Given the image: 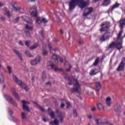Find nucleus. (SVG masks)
I'll list each match as a JSON object with an SVG mask.
<instances>
[{"label":"nucleus","instance_id":"nucleus-1","mask_svg":"<svg viewBox=\"0 0 125 125\" xmlns=\"http://www.w3.org/2000/svg\"><path fill=\"white\" fill-rule=\"evenodd\" d=\"M69 10L72 11L75 9L76 5H78L80 8H84L88 4V1H85V0H71L68 2Z\"/></svg>","mask_w":125,"mask_h":125},{"label":"nucleus","instance_id":"nucleus-2","mask_svg":"<svg viewBox=\"0 0 125 125\" xmlns=\"http://www.w3.org/2000/svg\"><path fill=\"white\" fill-rule=\"evenodd\" d=\"M69 84H73L74 85V87L70 90L71 92H79V91H80L81 89H82L81 85L77 79H74L71 81H69Z\"/></svg>","mask_w":125,"mask_h":125},{"label":"nucleus","instance_id":"nucleus-3","mask_svg":"<svg viewBox=\"0 0 125 125\" xmlns=\"http://www.w3.org/2000/svg\"><path fill=\"white\" fill-rule=\"evenodd\" d=\"M12 78L14 82L17 83V84H18V85H19V86H20L21 88H23V89L25 90L26 91H28V90H29V87L26 85V84L23 83L22 81L18 79L16 76L13 75Z\"/></svg>","mask_w":125,"mask_h":125},{"label":"nucleus","instance_id":"nucleus-4","mask_svg":"<svg viewBox=\"0 0 125 125\" xmlns=\"http://www.w3.org/2000/svg\"><path fill=\"white\" fill-rule=\"evenodd\" d=\"M48 47L49 48V50L51 53L53 54L52 58L53 59V61L55 62L56 64H57L58 63V57L57 55H55V52L56 50H57V48L56 49H53L51 48V45L48 44Z\"/></svg>","mask_w":125,"mask_h":125},{"label":"nucleus","instance_id":"nucleus-5","mask_svg":"<svg viewBox=\"0 0 125 125\" xmlns=\"http://www.w3.org/2000/svg\"><path fill=\"white\" fill-rule=\"evenodd\" d=\"M109 27H110V22H103L102 24V29H100L101 32H104V31H107V30L109 29Z\"/></svg>","mask_w":125,"mask_h":125},{"label":"nucleus","instance_id":"nucleus-6","mask_svg":"<svg viewBox=\"0 0 125 125\" xmlns=\"http://www.w3.org/2000/svg\"><path fill=\"white\" fill-rule=\"evenodd\" d=\"M125 58H123L120 64L117 68V71H124L125 70Z\"/></svg>","mask_w":125,"mask_h":125},{"label":"nucleus","instance_id":"nucleus-7","mask_svg":"<svg viewBox=\"0 0 125 125\" xmlns=\"http://www.w3.org/2000/svg\"><path fill=\"white\" fill-rule=\"evenodd\" d=\"M22 103L23 104V110H25L27 112H30V110L29 109V107H28V105H29V104H30V103L29 102H27L25 101H22Z\"/></svg>","mask_w":125,"mask_h":125},{"label":"nucleus","instance_id":"nucleus-8","mask_svg":"<svg viewBox=\"0 0 125 125\" xmlns=\"http://www.w3.org/2000/svg\"><path fill=\"white\" fill-rule=\"evenodd\" d=\"M92 11H93V9H92V8H86L85 9V12L83 13V16L86 17L88 15H89Z\"/></svg>","mask_w":125,"mask_h":125},{"label":"nucleus","instance_id":"nucleus-9","mask_svg":"<svg viewBox=\"0 0 125 125\" xmlns=\"http://www.w3.org/2000/svg\"><path fill=\"white\" fill-rule=\"evenodd\" d=\"M118 24L120 29H123L125 26V18H121L118 22Z\"/></svg>","mask_w":125,"mask_h":125},{"label":"nucleus","instance_id":"nucleus-10","mask_svg":"<svg viewBox=\"0 0 125 125\" xmlns=\"http://www.w3.org/2000/svg\"><path fill=\"white\" fill-rule=\"evenodd\" d=\"M123 34V30H121L119 32V34L117 35V42H123V39L124 37H122Z\"/></svg>","mask_w":125,"mask_h":125},{"label":"nucleus","instance_id":"nucleus-11","mask_svg":"<svg viewBox=\"0 0 125 125\" xmlns=\"http://www.w3.org/2000/svg\"><path fill=\"white\" fill-rule=\"evenodd\" d=\"M31 15L33 17H37L38 15V13L37 12V8L35 7L34 8H32L31 9Z\"/></svg>","mask_w":125,"mask_h":125},{"label":"nucleus","instance_id":"nucleus-12","mask_svg":"<svg viewBox=\"0 0 125 125\" xmlns=\"http://www.w3.org/2000/svg\"><path fill=\"white\" fill-rule=\"evenodd\" d=\"M4 97L5 99H6V100H7V101H8V102H10L11 103H15L14 101H13V99H12V98L10 97V96L6 94H4Z\"/></svg>","mask_w":125,"mask_h":125},{"label":"nucleus","instance_id":"nucleus-13","mask_svg":"<svg viewBox=\"0 0 125 125\" xmlns=\"http://www.w3.org/2000/svg\"><path fill=\"white\" fill-rule=\"evenodd\" d=\"M11 91L13 92V94L14 96L16 98V99H19V94H18V93L16 92V90L15 88H12L11 89Z\"/></svg>","mask_w":125,"mask_h":125},{"label":"nucleus","instance_id":"nucleus-14","mask_svg":"<svg viewBox=\"0 0 125 125\" xmlns=\"http://www.w3.org/2000/svg\"><path fill=\"white\" fill-rule=\"evenodd\" d=\"M122 42H118V40H117V42H115V46L117 48V49H121L122 47H123V45L122 44Z\"/></svg>","mask_w":125,"mask_h":125},{"label":"nucleus","instance_id":"nucleus-15","mask_svg":"<svg viewBox=\"0 0 125 125\" xmlns=\"http://www.w3.org/2000/svg\"><path fill=\"white\" fill-rule=\"evenodd\" d=\"M11 5L13 7V9L14 11H18V9H19V7L17 6V3L16 2H13L11 3Z\"/></svg>","mask_w":125,"mask_h":125},{"label":"nucleus","instance_id":"nucleus-16","mask_svg":"<svg viewBox=\"0 0 125 125\" xmlns=\"http://www.w3.org/2000/svg\"><path fill=\"white\" fill-rule=\"evenodd\" d=\"M21 18L23 19V20H24V21H25L26 22L28 23V24H32V21L30 20L28 17L24 16L21 17Z\"/></svg>","mask_w":125,"mask_h":125},{"label":"nucleus","instance_id":"nucleus-17","mask_svg":"<svg viewBox=\"0 0 125 125\" xmlns=\"http://www.w3.org/2000/svg\"><path fill=\"white\" fill-rule=\"evenodd\" d=\"M95 121L96 124H97V125H106V123L102 122V120H101V119H98L97 118H96L95 119Z\"/></svg>","mask_w":125,"mask_h":125},{"label":"nucleus","instance_id":"nucleus-18","mask_svg":"<svg viewBox=\"0 0 125 125\" xmlns=\"http://www.w3.org/2000/svg\"><path fill=\"white\" fill-rule=\"evenodd\" d=\"M112 99L110 97H107L106 100V104L107 106H108V107H110L111 106V104H112V102H111Z\"/></svg>","mask_w":125,"mask_h":125},{"label":"nucleus","instance_id":"nucleus-19","mask_svg":"<svg viewBox=\"0 0 125 125\" xmlns=\"http://www.w3.org/2000/svg\"><path fill=\"white\" fill-rule=\"evenodd\" d=\"M97 108L99 109V110H101L102 111H104V110H105L104 105H103V104L101 103H100L98 104Z\"/></svg>","mask_w":125,"mask_h":125},{"label":"nucleus","instance_id":"nucleus-20","mask_svg":"<svg viewBox=\"0 0 125 125\" xmlns=\"http://www.w3.org/2000/svg\"><path fill=\"white\" fill-rule=\"evenodd\" d=\"M13 51H14V52H15V53H16V54H17V55H18V56L19 57L20 60H21V61H22L23 59L22 58L21 55V53L20 52H19L18 50L14 49Z\"/></svg>","mask_w":125,"mask_h":125},{"label":"nucleus","instance_id":"nucleus-21","mask_svg":"<svg viewBox=\"0 0 125 125\" xmlns=\"http://www.w3.org/2000/svg\"><path fill=\"white\" fill-rule=\"evenodd\" d=\"M111 0H104V2L102 4L103 6H108L110 3Z\"/></svg>","mask_w":125,"mask_h":125},{"label":"nucleus","instance_id":"nucleus-22","mask_svg":"<svg viewBox=\"0 0 125 125\" xmlns=\"http://www.w3.org/2000/svg\"><path fill=\"white\" fill-rule=\"evenodd\" d=\"M108 39H109V37L106 36V34H104L101 37L100 41H101V42H105V41H106Z\"/></svg>","mask_w":125,"mask_h":125},{"label":"nucleus","instance_id":"nucleus-23","mask_svg":"<svg viewBox=\"0 0 125 125\" xmlns=\"http://www.w3.org/2000/svg\"><path fill=\"white\" fill-rule=\"evenodd\" d=\"M36 62L39 64V63H41V61H42V57L40 55L37 56L34 59Z\"/></svg>","mask_w":125,"mask_h":125},{"label":"nucleus","instance_id":"nucleus-24","mask_svg":"<svg viewBox=\"0 0 125 125\" xmlns=\"http://www.w3.org/2000/svg\"><path fill=\"white\" fill-rule=\"evenodd\" d=\"M96 69H92L90 72V76H94V75H96V74H98L99 72L98 71H96Z\"/></svg>","mask_w":125,"mask_h":125},{"label":"nucleus","instance_id":"nucleus-25","mask_svg":"<svg viewBox=\"0 0 125 125\" xmlns=\"http://www.w3.org/2000/svg\"><path fill=\"white\" fill-rule=\"evenodd\" d=\"M96 88L98 91H99L101 89V84L99 82L96 83Z\"/></svg>","mask_w":125,"mask_h":125},{"label":"nucleus","instance_id":"nucleus-26","mask_svg":"<svg viewBox=\"0 0 125 125\" xmlns=\"http://www.w3.org/2000/svg\"><path fill=\"white\" fill-rule=\"evenodd\" d=\"M50 125H59V121L57 119H55L54 121L50 122Z\"/></svg>","mask_w":125,"mask_h":125},{"label":"nucleus","instance_id":"nucleus-27","mask_svg":"<svg viewBox=\"0 0 125 125\" xmlns=\"http://www.w3.org/2000/svg\"><path fill=\"white\" fill-rule=\"evenodd\" d=\"M119 6H120V4H119L118 3H116L112 6V7L110 8V9L111 11H113V9H115V8H118V7H119Z\"/></svg>","mask_w":125,"mask_h":125},{"label":"nucleus","instance_id":"nucleus-28","mask_svg":"<svg viewBox=\"0 0 125 125\" xmlns=\"http://www.w3.org/2000/svg\"><path fill=\"white\" fill-rule=\"evenodd\" d=\"M47 67H50L51 68V69H52V68H53L54 64H53V62H52L49 61L47 63Z\"/></svg>","mask_w":125,"mask_h":125},{"label":"nucleus","instance_id":"nucleus-29","mask_svg":"<svg viewBox=\"0 0 125 125\" xmlns=\"http://www.w3.org/2000/svg\"><path fill=\"white\" fill-rule=\"evenodd\" d=\"M5 13L7 16H8V18H10L11 17V15L10 14V13L9 12V11L6 9V8H5Z\"/></svg>","mask_w":125,"mask_h":125},{"label":"nucleus","instance_id":"nucleus-30","mask_svg":"<svg viewBox=\"0 0 125 125\" xmlns=\"http://www.w3.org/2000/svg\"><path fill=\"white\" fill-rule=\"evenodd\" d=\"M39 46V44L36 43L34 44L33 46L30 47V49L31 50H33V49H36Z\"/></svg>","mask_w":125,"mask_h":125},{"label":"nucleus","instance_id":"nucleus-31","mask_svg":"<svg viewBox=\"0 0 125 125\" xmlns=\"http://www.w3.org/2000/svg\"><path fill=\"white\" fill-rule=\"evenodd\" d=\"M58 118H59L60 122L62 123L64 119V116H63V114H62V113L58 114Z\"/></svg>","mask_w":125,"mask_h":125},{"label":"nucleus","instance_id":"nucleus-32","mask_svg":"<svg viewBox=\"0 0 125 125\" xmlns=\"http://www.w3.org/2000/svg\"><path fill=\"white\" fill-rule=\"evenodd\" d=\"M38 64H39L37 61L34 59V60H32L31 62V66H36V65H38Z\"/></svg>","mask_w":125,"mask_h":125},{"label":"nucleus","instance_id":"nucleus-33","mask_svg":"<svg viewBox=\"0 0 125 125\" xmlns=\"http://www.w3.org/2000/svg\"><path fill=\"white\" fill-rule=\"evenodd\" d=\"M52 70H54V71H55V72H58V71H61V68H59L58 67H55V66L54 65L53 67H52Z\"/></svg>","mask_w":125,"mask_h":125},{"label":"nucleus","instance_id":"nucleus-34","mask_svg":"<svg viewBox=\"0 0 125 125\" xmlns=\"http://www.w3.org/2000/svg\"><path fill=\"white\" fill-rule=\"evenodd\" d=\"M116 46V43L112 42L108 46V48H114Z\"/></svg>","mask_w":125,"mask_h":125},{"label":"nucleus","instance_id":"nucleus-35","mask_svg":"<svg viewBox=\"0 0 125 125\" xmlns=\"http://www.w3.org/2000/svg\"><path fill=\"white\" fill-rule=\"evenodd\" d=\"M25 54L28 57H33V55L31 54V53L29 51H25Z\"/></svg>","mask_w":125,"mask_h":125},{"label":"nucleus","instance_id":"nucleus-36","mask_svg":"<svg viewBox=\"0 0 125 125\" xmlns=\"http://www.w3.org/2000/svg\"><path fill=\"white\" fill-rule=\"evenodd\" d=\"M42 53L44 56H45L48 54V52L45 49H44L42 51Z\"/></svg>","mask_w":125,"mask_h":125},{"label":"nucleus","instance_id":"nucleus-37","mask_svg":"<svg viewBox=\"0 0 125 125\" xmlns=\"http://www.w3.org/2000/svg\"><path fill=\"white\" fill-rule=\"evenodd\" d=\"M98 63H99V58H98L95 61V62L93 63L94 66H97L98 64Z\"/></svg>","mask_w":125,"mask_h":125},{"label":"nucleus","instance_id":"nucleus-38","mask_svg":"<svg viewBox=\"0 0 125 125\" xmlns=\"http://www.w3.org/2000/svg\"><path fill=\"white\" fill-rule=\"evenodd\" d=\"M21 117L22 120H26V114L23 112H21Z\"/></svg>","mask_w":125,"mask_h":125},{"label":"nucleus","instance_id":"nucleus-39","mask_svg":"<svg viewBox=\"0 0 125 125\" xmlns=\"http://www.w3.org/2000/svg\"><path fill=\"white\" fill-rule=\"evenodd\" d=\"M25 29L26 30H33V26H29L28 25H25Z\"/></svg>","mask_w":125,"mask_h":125},{"label":"nucleus","instance_id":"nucleus-40","mask_svg":"<svg viewBox=\"0 0 125 125\" xmlns=\"http://www.w3.org/2000/svg\"><path fill=\"white\" fill-rule=\"evenodd\" d=\"M36 22L38 23V24H42V20H40V18H39L38 17H37L36 18Z\"/></svg>","mask_w":125,"mask_h":125},{"label":"nucleus","instance_id":"nucleus-41","mask_svg":"<svg viewBox=\"0 0 125 125\" xmlns=\"http://www.w3.org/2000/svg\"><path fill=\"white\" fill-rule=\"evenodd\" d=\"M18 8H19L18 10V11H19L20 12H21V13H24V9H23V8H21L20 7H18Z\"/></svg>","mask_w":125,"mask_h":125},{"label":"nucleus","instance_id":"nucleus-42","mask_svg":"<svg viewBox=\"0 0 125 125\" xmlns=\"http://www.w3.org/2000/svg\"><path fill=\"white\" fill-rule=\"evenodd\" d=\"M0 83H3V76H2V74H0Z\"/></svg>","mask_w":125,"mask_h":125},{"label":"nucleus","instance_id":"nucleus-43","mask_svg":"<svg viewBox=\"0 0 125 125\" xmlns=\"http://www.w3.org/2000/svg\"><path fill=\"white\" fill-rule=\"evenodd\" d=\"M42 21L43 23H44V24H45V23H47V22H48V21L44 18H43L42 19Z\"/></svg>","mask_w":125,"mask_h":125},{"label":"nucleus","instance_id":"nucleus-44","mask_svg":"<svg viewBox=\"0 0 125 125\" xmlns=\"http://www.w3.org/2000/svg\"><path fill=\"white\" fill-rule=\"evenodd\" d=\"M49 116H51V118L52 119H53V118H54V117H55V115L54 114V112H53V111H51V113H50Z\"/></svg>","mask_w":125,"mask_h":125},{"label":"nucleus","instance_id":"nucleus-45","mask_svg":"<svg viewBox=\"0 0 125 125\" xmlns=\"http://www.w3.org/2000/svg\"><path fill=\"white\" fill-rule=\"evenodd\" d=\"M7 68L8 69L9 73L11 74V73L12 72V71H11V67H10V66L9 65H8Z\"/></svg>","mask_w":125,"mask_h":125},{"label":"nucleus","instance_id":"nucleus-46","mask_svg":"<svg viewBox=\"0 0 125 125\" xmlns=\"http://www.w3.org/2000/svg\"><path fill=\"white\" fill-rule=\"evenodd\" d=\"M39 108H40L41 111H42V112H43V113H45V112H46V111H45L44 110V109H43V108H42V107L39 106Z\"/></svg>","mask_w":125,"mask_h":125},{"label":"nucleus","instance_id":"nucleus-47","mask_svg":"<svg viewBox=\"0 0 125 125\" xmlns=\"http://www.w3.org/2000/svg\"><path fill=\"white\" fill-rule=\"evenodd\" d=\"M46 78V76H45V74L44 71L43 72V74L42 75V79L43 80H45V79Z\"/></svg>","mask_w":125,"mask_h":125},{"label":"nucleus","instance_id":"nucleus-48","mask_svg":"<svg viewBox=\"0 0 125 125\" xmlns=\"http://www.w3.org/2000/svg\"><path fill=\"white\" fill-rule=\"evenodd\" d=\"M66 108H70L71 107V104L69 102H66Z\"/></svg>","mask_w":125,"mask_h":125},{"label":"nucleus","instance_id":"nucleus-49","mask_svg":"<svg viewBox=\"0 0 125 125\" xmlns=\"http://www.w3.org/2000/svg\"><path fill=\"white\" fill-rule=\"evenodd\" d=\"M58 57V59H60V61L61 62V63H62L63 62V59H62V58L57 56Z\"/></svg>","mask_w":125,"mask_h":125},{"label":"nucleus","instance_id":"nucleus-50","mask_svg":"<svg viewBox=\"0 0 125 125\" xmlns=\"http://www.w3.org/2000/svg\"><path fill=\"white\" fill-rule=\"evenodd\" d=\"M73 115L74 117H77L78 116V113L75 110H73Z\"/></svg>","mask_w":125,"mask_h":125},{"label":"nucleus","instance_id":"nucleus-51","mask_svg":"<svg viewBox=\"0 0 125 125\" xmlns=\"http://www.w3.org/2000/svg\"><path fill=\"white\" fill-rule=\"evenodd\" d=\"M19 21V18H17L14 20L13 22L14 23H17Z\"/></svg>","mask_w":125,"mask_h":125},{"label":"nucleus","instance_id":"nucleus-52","mask_svg":"<svg viewBox=\"0 0 125 125\" xmlns=\"http://www.w3.org/2000/svg\"><path fill=\"white\" fill-rule=\"evenodd\" d=\"M120 108H121V107L119 105H117V106H115V111H118L119 109H120Z\"/></svg>","mask_w":125,"mask_h":125},{"label":"nucleus","instance_id":"nucleus-53","mask_svg":"<svg viewBox=\"0 0 125 125\" xmlns=\"http://www.w3.org/2000/svg\"><path fill=\"white\" fill-rule=\"evenodd\" d=\"M91 110L92 112H94V111H95V110H96V107H95V106H92L91 107Z\"/></svg>","mask_w":125,"mask_h":125},{"label":"nucleus","instance_id":"nucleus-54","mask_svg":"<svg viewBox=\"0 0 125 125\" xmlns=\"http://www.w3.org/2000/svg\"><path fill=\"white\" fill-rule=\"evenodd\" d=\"M30 42H31L30 41H26L25 42V45H26V46H29V45L30 44Z\"/></svg>","mask_w":125,"mask_h":125},{"label":"nucleus","instance_id":"nucleus-55","mask_svg":"<svg viewBox=\"0 0 125 125\" xmlns=\"http://www.w3.org/2000/svg\"><path fill=\"white\" fill-rule=\"evenodd\" d=\"M46 86H51V83L50 82H48L46 83Z\"/></svg>","mask_w":125,"mask_h":125},{"label":"nucleus","instance_id":"nucleus-56","mask_svg":"<svg viewBox=\"0 0 125 125\" xmlns=\"http://www.w3.org/2000/svg\"><path fill=\"white\" fill-rule=\"evenodd\" d=\"M65 107V104L63 103L61 104V108H64Z\"/></svg>","mask_w":125,"mask_h":125},{"label":"nucleus","instance_id":"nucleus-57","mask_svg":"<svg viewBox=\"0 0 125 125\" xmlns=\"http://www.w3.org/2000/svg\"><path fill=\"white\" fill-rule=\"evenodd\" d=\"M19 44H20V45H21L22 46H23V45H24V44H23V42H22L21 41H20L19 42Z\"/></svg>","mask_w":125,"mask_h":125},{"label":"nucleus","instance_id":"nucleus-58","mask_svg":"<svg viewBox=\"0 0 125 125\" xmlns=\"http://www.w3.org/2000/svg\"><path fill=\"white\" fill-rule=\"evenodd\" d=\"M71 68H72V67L70 65H69V68L66 69L67 72H69L70 70H71Z\"/></svg>","mask_w":125,"mask_h":125},{"label":"nucleus","instance_id":"nucleus-59","mask_svg":"<svg viewBox=\"0 0 125 125\" xmlns=\"http://www.w3.org/2000/svg\"><path fill=\"white\" fill-rule=\"evenodd\" d=\"M26 34L27 37H30V33H29V32L26 31Z\"/></svg>","mask_w":125,"mask_h":125},{"label":"nucleus","instance_id":"nucleus-60","mask_svg":"<svg viewBox=\"0 0 125 125\" xmlns=\"http://www.w3.org/2000/svg\"><path fill=\"white\" fill-rule=\"evenodd\" d=\"M8 114L9 115H11L12 114H13V112H12V111H9Z\"/></svg>","mask_w":125,"mask_h":125},{"label":"nucleus","instance_id":"nucleus-61","mask_svg":"<svg viewBox=\"0 0 125 125\" xmlns=\"http://www.w3.org/2000/svg\"><path fill=\"white\" fill-rule=\"evenodd\" d=\"M31 81H32V83H34L35 82V77H32Z\"/></svg>","mask_w":125,"mask_h":125},{"label":"nucleus","instance_id":"nucleus-62","mask_svg":"<svg viewBox=\"0 0 125 125\" xmlns=\"http://www.w3.org/2000/svg\"><path fill=\"white\" fill-rule=\"evenodd\" d=\"M1 19L2 20V21H4V20H5V18L2 17H1Z\"/></svg>","mask_w":125,"mask_h":125},{"label":"nucleus","instance_id":"nucleus-63","mask_svg":"<svg viewBox=\"0 0 125 125\" xmlns=\"http://www.w3.org/2000/svg\"><path fill=\"white\" fill-rule=\"evenodd\" d=\"M34 104H35L36 106H39V105H38V103H37V102H34Z\"/></svg>","mask_w":125,"mask_h":125},{"label":"nucleus","instance_id":"nucleus-64","mask_svg":"<svg viewBox=\"0 0 125 125\" xmlns=\"http://www.w3.org/2000/svg\"><path fill=\"white\" fill-rule=\"evenodd\" d=\"M88 119H89V120H91V119H92V117L91 116V115H89L88 116Z\"/></svg>","mask_w":125,"mask_h":125}]
</instances>
